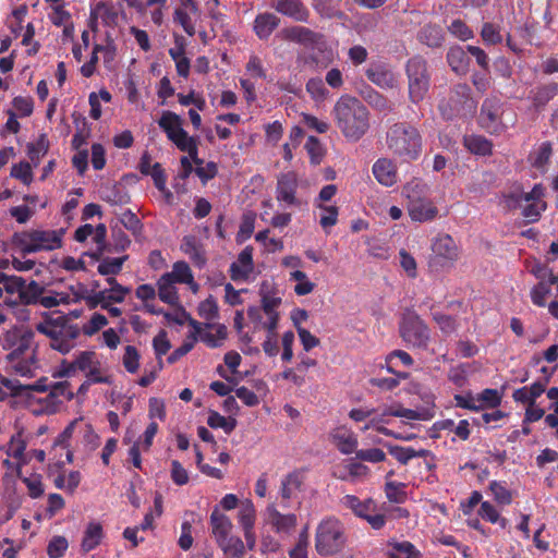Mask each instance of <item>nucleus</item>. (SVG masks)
<instances>
[{"label": "nucleus", "mask_w": 558, "mask_h": 558, "mask_svg": "<svg viewBox=\"0 0 558 558\" xmlns=\"http://www.w3.org/2000/svg\"><path fill=\"white\" fill-rule=\"evenodd\" d=\"M500 116V107L492 100H486L482 106L480 122L487 132L498 134L504 130Z\"/></svg>", "instance_id": "obj_17"}, {"label": "nucleus", "mask_w": 558, "mask_h": 558, "mask_svg": "<svg viewBox=\"0 0 558 558\" xmlns=\"http://www.w3.org/2000/svg\"><path fill=\"white\" fill-rule=\"evenodd\" d=\"M86 378L92 384H112V376L101 367L100 361L86 373Z\"/></svg>", "instance_id": "obj_58"}, {"label": "nucleus", "mask_w": 558, "mask_h": 558, "mask_svg": "<svg viewBox=\"0 0 558 558\" xmlns=\"http://www.w3.org/2000/svg\"><path fill=\"white\" fill-rule=\"evenodd\" d=\"M23 287L24 279L22 277L8 276L0 272V307L4 305L11 307L21 304ZM2 311L0 308V312Z\"/></svg>", "instance_id": "obj_15"}, {"label": "nucleus", "mask_w": 558, "mask_h": 558, "mask_svg": "<svg viewBox=\"0 0 558 558\" xmlns=\"http://www.w3.org/2000/svg\"><path fill=\"white\" fill-rule=\"evenodd\" d=\"M49 391L56 396L57 401L71 400L74 397L69 381H58L50 386Z\"/></svg>", "instance_id": "obj_61"}, {"label": "nucleus", "mask_w": 558, "mask_h": 558, "mask_svg": "<svg viewBox=\"0 0 558 558\" xmlns=\"http://www.w3.org/2000/svg\"><path fill=\"white\" fill-rule=\"evenodd\" d=\"M34 331L22 324L9 329L3 339V349L10 351L7 359L15 373L32 376L35 366Z\"/></svg>", "instance_id": "obj_2"}, {"label": "nucleus", "mask_w": 558, "mask_h": 558, "mask_svg": "<svg viewBox=\"0 0 558 558\" xmlns=\"http://www.w3.org/2000/svg\"><path fill=\"white\" fill-rule=\"evenodd\" d=\"M546 209L547 204L545 201L529 203L522 208V216L529 222H536L541 218L542 213H544Z\"/></svg>", "instance_id": "obj_49"}, {"label": "nucleus", "mask_w": 558, "mask_h": 558, "mask_svg": "<svg viewBox=\"0 0 558 558\" xmlns=\"http://www.w3.org/2000/svg\"><path fill=\"white\" fill-rule=\"evenodd\" d=\"M418 39L428 47H439L444 41V33L438 25H425L418 34Z\"/></svg>", "instance_id": "obj_37"}, {"label": "nucleus", "mask_w": 558, "mask_h": 558, "mask_svg": "<svg viewBox=\"0 0 558 558\" xmlns=\"http://www.w3.org/2000/svg\"><path fill=\"white\" fill-rule=\"evenodd\" d=\"M51 384L48 383V379L43 377L38 379L36 383L32 385H24L25 393L24 397L27 398L28 403L33 405V399H35V393H45L49 391Z\"/></svg>", "instance_id": "obj_56"}, {"label": "nucleus", "mask_w": 558, "mask_h": 558, "mask_svg": "<svg viewBox=\"0 0 558 558\" xmlns=\"http://www.w3.org/2000/svg\"><path fill=\"white\" fill-rule=\"evenodd\" d=\"M71 300L72 299L69 294L60 293V292H51L50 294L41 295L38 299V303L46 308H52L60 304H69L71 302Z\"/></svg>", "instance_id": "obj_53"}, {"label": "nucleus", "mask_w": 558, "mask_h": 558, "mask_svg": "<svg viewBox=\"0 0 558 558\" xmlns=\"http://www.w3.org/2000/svg\"><path fill=\"white\" fill-rule=\"evenodd\" d=\"M448 63L456 73H465L468 57L461 47H452L447 54Z\"/></svg>", "instance_id": "obj_40"}, {"label": "nucleus", "mask_w": 558, "mask_h": 558, "mask_svg": "<svg viewBox=\"0 0 558 558\" xmlns=\"http://www.w3.org/2000/svg\"><path fill=\"white\" fill-rule=\"evenodd\" d=\"M341 504L351 509L355 515L363 519H365L369 512L377 511L376 502L372 498L360 500V498L354 495H345L342 497Z\"/></svg>", "instance_id": "obj_27"}, {"label": "nucleus", "mask_w": 558, "mask_h": 558, "mask_svg": "<svg viewBox=\"0 0 558 558\" xmlns=\"http://www.w3.org/2000/svg\"><path fill=\"white\" fill-rule=\"evenodd\" d=\"M238 517L239 523L243 529L246 546L250 550H253L256 543V537L254 533L256 511L251 500H246L245 502L241 504Z\"/></svg>", "instance_id": "obj_16"}, {"label": "nucleus", "mask_w": 558, "mask_h": 558, "mask_svg": "<svg viewBox=\"0 0 558 558\" xmlns=\"http://www.w3.org/2000/svg\"><path fill=\"white\" fill-rule=\"evenodd\" d=\"M268 522L276 533L290 534L298 523V517L294 513L283 514L275 506L267 508Z\"/></svg>", "instance_id": "obj_19"}, {"label": "nucleus", "mask_w": 558, "mask_h": 558, "mask_svg": "<svg viewBox=\"0 0 558 558\" xmlns=\"http://www.w3.org/2000/svg\"><path fill=\"white\" fill-rule=\"evenodd\" d=\"M280 36L286 40L298 43L312 50L324 51L326 48L323 35L304 26L286 27L281 29Z\"/></svg>", "instance_id": "obj_14"}, {"label": "nucleus", "mask_w": 558, "mask_h": 558, "mask_svg": "<svg viewBox=\"0 0 558 558\" xmlns=\"http://www.w3.org/2000/svg\"><path fill=\"white\" fill-rule=\"evenodd\" d=\"M448 29L453 36L461 40H468L473 37V32L461 20L452 21Z\"/></svg>", "instance_id": "obj_64"}, {"label": "nucleus", "mask_w": 558, "mask_h": 558, "mask_svg": "<svg viewBox=\"0 0 558 558\" xmlns=\"http://www.w3.org/2000/svg\"><path fill=\"white\" fill-rule=\"evenodd\" d=\"M439 109L442 116L447 119L472 112L475 109V105L470 97V88L466 85H458L449 101L441 102Z\"/></svg>", "instance_id": "obj_13"}, {"label": "nucleus", "mask_w": 558, "mask_h": 558, "mask_svg": "<svg viewBox=\"0 0 558 558\" xmlns=\"http://www.w3.org/2000/svg\"><path fill=\"white\" fill-rule=\"evenodd\" d=\"M11 175L21 180L26 185L31 184L33 181L32 168L28 162L14 165L11 170Z\"/></svg>", "instance_id": "obj_63"}, {"label": "nucleus", "mask_w": 558, "mask_h": 558, "mask_svg": "<svg viewBox=\"0 0 558 558\" xmlns=\"http://www.w3.org/2000/svg\"><path fill=\"white\" fill-rule=\"evenodd\" d=\"M373 174L385 186H392L397 182V167L388 158H380L374 163Z\"/></svg>", "instance_id": "obj_23"}, {"label": "nucleus", "mask_w": 558, "mask_h": 558, "mask_svg": "<svg viewBox=\"0 0 558 558\" xmlns=\"http://www.w3.org/2000/svg\"><path fill=\"white\" fill-rule=\"evenodd\" d=\"M159 299L168 304H175L178 301V291L175 284L168 280V276H161L157 282Z\"/></svg>", "instance_id": "obj_39"}, {"label": "nucleus", "mask_w": 558, "mask_h": 558, "mask_svg": "<svg viewBox=\"0 0 558 558\" xmlns=\"http://www.w3.org/2000/svg\"><path fill=\"white\" fill-rule=\"evenodd\" d=\"M430 267L435 269L450 268L459 257L454 240L448 235H438L432 244Z\"/></svg>", "instance_id": "obj_11"}, {"label": "nucleus", "mask_w": 558, "mask_h": 558, "mask_svg": "<svg viewBox=\"0 0 558 558\" xmlns=\"http://www.w3.org/2000/svg\"><path fill=\"white\" fill-rule=\"evenodd\" d=\"M37 329L50 339V347L62 354L69 353L81 336V327L71 319V316H46Z\"/></svg>", "instance_id": "obj_3"}, {"label": "nucleus", "mask_w": 558, "mask_h": 558, "mask_svg": "<svg viewBox=\"0 0 558 558\" xmlns=\"http://www.w3.org/2000/svg\"><path fill=\"white\" fill-rule=\"evenodd\" d=\"M22 482L26 485L28 496L31 498H39L45 493V487L41 482V475L39 474H32L28 477H23Z\"/></svg>", "instance_id": "obj_52"}, {"label": "nucleus", "mask_w": 558, "mask_h": 558, "mask_svg": "<svg viewBox=\"0 0 558 558\" xmlns=\"http://www.w3.org/2000/svg\"><path fill=\"white\" fill-rule=\"evenodd\" d=\"M402 193L408 201L407 210L412 221L428 222L436 219L439 210L428 197L429 186L425 182L411 180L404 185Z\"/></svg>", "instance_id": "obj_5"}, {"label": "nucleus", "mask_w": 558, "mask_h": 558, "mask_svg": "<svg viewBox=\"0 0 558 558\" xmlns=\"http://www.w3.org/2000/svg\"><path fill=\"white\" fill-rule=\"evenodd\" d=\"M477 404H482V410L484 408H496L501 402V397L496 389H484L481 393L476 396Z\"/></svg>", "instance_id": "obj_51"}, {"label": "nucleus", "mask_w": 558, "mask_h": 558, "mask_svg": "<svg viewBox=\"0 0 558 558\" xmlns=\"http://www.w3.org/2000/svg\"><path fill=\"white\" fill-rule=\"evenodd\" d=\"M316 207L320 209L319 223L325 230L333 227L337 223L338 208L336 206H326L318 203Z\"/></svg>", "instance_id": "obj_47"}, {"label": "nucleus", "mask_w": 558, "mask_h": 558, "mask_svg": "<svg viewBox=\"0 0 558 558\" xmlns=\"http://www.w3.org/2000/svg\"><path fill=\"white\" fill-rule=\"evenodd\" d=\"M210 526L216 542L219 543L231 535L233 525L226 514L215 509L210 514Z\"/></svg>", "instance_id": "obj_28"}, {"label": "nucleus", "mask_w": 558, "mask_h": 558, "mask_svg": "<svg viewBox=\"0 0 558 558\" xmlns=\"http://www.w3.org/2000/svg\"><path fill=\"white\" fill-rule=\"evenodd\" d=\"M207 424L211 428H222L226 434H230L235 428L236 421L234 418L229 420L218 412L213 411L207 417Z\"/></svg>", "instance_id": "obj_46"}, {"label": "nucleus", "mask_w": 558, "mask_h": 558, "mask_svg": "<svg viewBox=\"0 0 558 558\" xmlns=\"http://www.w3.org/2000/svg\"><path fill=\"white\" fill-rule=\"evenodd\" d=\"M162 276H168V280L172 283H185L187 284L194 292L197 291V283L194 281V277L192 270L187 263L180 260L175 262L172 266V270L163 274Z\"/></svg>", "instance_id": "obj_25"}, {"label": "nucleus", "mask_w": 558, "mask_h": 558, "mask_svg": "<svg viewBox=\"0 0 558 558\" xmlns=\"http://www.w3.org/2000/svg\"><path fill=\"white\" fill-rule=\"evenodd\" d=\"M489 489L494 495L495 500L500 505H509L512 501L510 490L500 482L493 481L489 484Z\"/></svg>", "instance_id": "obj_55"}, {"label": "nucleus", "mask_w": 558, "mask_h": 558, "mask_svg": "<svg viewBox=\"0 0 558 558\" xmlns=\"http://www.w3.org/2000/svg\"><path fill=\"white\" fill-rule=\"evenodd\" d=\"M290 280L295 281L294 292L298 295H306L314 290V283L310 281L307 275L301 270L290 272Z\"/></svg>", "instance_id": "obj_43"}, {"label": "nucleus", "mask_w": 558, "mask_h": 558, "mask_svg": "<svg viewBox=\"0 0 558 558\" xmlns=\"http://www.w3.org/2000/svg\"><path fill=\"white\" fill-rule=\"evenodd\" d=\"M170 322L177 323L179 325H183L189 322L191 326V337H195L196 341L201 340L206 343L210 348H216L221 344V342L227 337V330L225 326H213L206 324L202 326V324L197 323L192 318V316H166Z\"/></svg>", "instance_id": "obj_10"}, {"label": "nucleus", "mask_w": 558, "mask_h": 558, "mask_svg": "<svg viewBox=\"0 0 558 558\" xmlns=\"http://www.w3.org/2000/svg\"><path fill=\"white\" fill-rule=\"evenodd\" d=\"M366 75L369 81L383 88H392L396 85L393 73L381 65L369 66Z\"/></svg>", "instance_id": "obj_32"}, {"label": "nucleus", "mask_w": 558, "mask_h": 558, "mask_svg": "<svg viewBox=\"0 0 558 558\" xmlns=\"http://www.w3.org/2000/svg\"><path fill=\"white\" fill-rule=\"evenodd\" d=\"M63 229L59 230H27L13 235V244L24 254L41 251H53L62 245Z\"/></svg>", "instance_id": "obj_6"}, {"label": "nucleus", "mask_w": 558, "mask_h": 558, "mask_svg": "<svg viewBox=\"0 0 558 558\" xmlns=\"http://www.w3.org/2000/svg\"><path fill=\"white\" fill-rule=\"evenodd\" d=\"M158 125L166 133L168 140L181 151L187 153L195 162H201L197 156L198 140L190 136L183 129V120L180 116L172 111H163L158 120Z\"/></svg>", "instance_id": "obj_7"}, {"label": "nucleus", "mask_w": 558, "mask_h": 558, "mask_svg": "<svg viewBox=\"0 0 558 558\" xmlns=\"http://www.w3.org/2000/svg\"><path fill=\"white\" fill-rule=\"evenodd\" d=\"M407 75L410 99L417 104L424 99L429 89V73L426 61L421 57L410 59L407 64Z\"/></svg>", "instance_id": "obj_9"}, {"label": "nucleus", "mask_w": 558, "mask_h": 558, "mask_svg": "<svg viewBox=\"0 0 558 558\" xmlns=\"http://www.w3.org/2000/svg\"><path fill=\"white\" fill-rule=\"evenodd\" d=\"M136 296L141 299L144 304L145 308L150 312V314H158L155 312L150 305V302H153L156 299V290L150 284H142L136 289Z\"/></svg>", "instance_id": "obj_62"}, {"label": "nucleus", "mask_w": 558, "mask_h": 558, "mask_svg": "<svg viewBox=\"0 0 558 558\" xmlns=\"http://www.w3.org/2000/svg\"><path fill=\"white\" fill-rule=\"evenodd\" d=\"M478 514L490 523H498L502 529H505L508 524V520L500 517L497 509L488 501L481 504Z\"/></svg>", "instance_id": "obj_45"}, {"label": "nucleus", "mask_w": 558, "mask_h": 558, "mask_svg": "<svg viewBox=\"0 0 558 558\" xmlns=\"http://www.w3.org/2000/svg\"><path fill=\"white\" fill-rule=\"evenodd\" d=\"M107 281L111 286V288L109 290L99 292V294L97 295L96 303L101 304V308L107 310L109 314H120V311L117 307H110L109 303L110 301H123L124 295L129 290L117 283L116 279L112 277H109Z\"/></svg>", "instance_id": "obj_20"}, {"label": "nucleus", "mask_w": 558, "mask_h": 558, "mask_svg": "<svg viewBox=\"0 0 558 558\" xmlns=\"http://www.w3.org/2000/svg\"><path fill=\"white\" fill-rule=\"evenodd\" d=\"M383 415H390L396 417H404L407 420H426L424 415L418 413L417 411L405 409L402 405L396 403L389 407H386L383 411Z\"/></svg>", "instance_id": "obj_44"}, {"label": "nucleus", "mask_w": 558, "mask_h": 558, "mask_svg": "<svg viewBox=\"0 0 558 558\" xmlns=\"http://www.w3.org/2000/svg\"><path fill=\"white\" fill-rule=\"evenodd\" d=\"M298 187V178L293 172H287L278 178L277 183V199L284 202L288 205H296L298 199L295 192Z\"/></svg>", "instance_id": "obj_21"}, {"label": "nucleus", "mask_w": 558, "mask_h": 558, "mask_svg": "<svg viewBox=\"0 0 558 558\" xmlns=\"http://www.w3.org/2000/svg\"><path fill=\"white\" fill-rule=\"evenodd\" d=\"M217 544L226 558H241L245 554V545L239 536L230 535Z\"/></svg>", "instance_id": "obj_34"}, {"label": "nucleus", "mask_w": 558, "mask_h": 558, "mask_svg": "<svg viewBox=\"0 0 558 558\" xmlns=\"http://www.w3.org/2000/svg\"><path fill=\"white\" fill-rule=\"evenodd\" d=\"M368 473L369 469L366 465L348 459L335 468L332 475L341 481H354L367 476Z\"/></svg>", "instance_id": "obj_22"}, {"label": "nucleus", "mask_w": 558, "mask_h": 558, "mask_svg": "<svg viewBox=\"0 0 558 558\" xmlns=\"http://www.w3.org/2000/svg\"><path fill=\"white\" fill-rule=\"evenodd\" d=\"M69 547L68 539L64 536H53L48 544L47 554L49 558H61Z\"/></svg>", "instance_id": "obj_50"}, {"label": "nucleus", "mask_w": 558, "mask_h": 558, "mask_svg": "<svg viewBox=\"0 0 558 558\" xmlns=\"http://www.w3.org/2000/svg\"><path fill=\"white\" fill-rule=\"evenodd\" d=\"M389 453L396 458L401 464H408L413 458H425L429 456V451L426 449L415 450L411 447L390 446Z\"/></svg>", "instance_id": "obj_35"}, {"label": "nucleus", "mask_w": 558, "mask_h": 558, "mask_svg": "<svg viewBox=\"0 0 558 558\" xmlns=\"http://www.w3.org/2000/svg\"><path fill=\"white\" fill-rule=\"evenodd\" d=\"M385 493L388 500L396 504H402L407 499L403 483L387 482L385 484Z\"/></svg>", "instance_id": "obj_48"}, {"label": "nucleus", "mask_w": 558, "mask_h": 558, "mask_svg": "<svg viewBox=\"0 0 558 558\" xmlns=\"http://www.w3.org/2000/svg\"><path fill=\"white\" fill-rule=\"evenodd\" d=\"M180 247L181 251L198 267H202L206 263L203 245L195 236H184Z\"/></svg>", "instance_id": "obj_30"}, {"label": "nucleus", "mask_w": 558, "mask_h": 558, "mask_svg": "<svg viewBox=\"0 0 558 558\" xmlns=\"http://www.w3.org/2000/svg\"><path fill=\"white\" fill-rule=\"evenodd\" d=\"M386 145L392 155L404 161H413L422 153V136L416 128L396 123L387 132Z\"/></svg>", "instance_id": "obj_4"}, {"label": "nucleus", "mask_w": 558, "mask_h": 558, "mask_svg": "<svg viewBox=\"0 0 558 558\" xmlns=\"http://www.w3.org/2000/svg\"><path fill=\"white\" fill-rule=\"evenodd\" d=\"M49 142L45 134H41L36 142L28 144L27 155L34 166H38L40 159L47 154Z\"/></svg>", "instance_id": "obj_41"}, {"label": "nucleus", "mask_w": 558, "mask_h": 558, "mask_svg": "<svg viewBox=\"0 0 558 558\" xmlns=\"http://www.w3.org/2000/svg\"><path fill=\"white\" fill-rule=\"evenodd\" d=\"M400 335L409 345L414 348H426L430 338L429 329L420 316H403Z\"/></svg>", "instance_id": "obj_12"}, {"label": "nucleus", "mask_w": 558, "mask_h": 558, "mask_svg": "<svg viewBox=\"0 0 558 558\" xmlns=\"http://www.w3.org/2000/svg\"><path fill=\"white\" fill-rule=\"evenodd\" d=\"M463 143H464V146L472 154L482 155V156L492 154L493 145L484 136H481V135L464 136Z\"/></svg>", "instance_id": "obj_36"}, {"label": "nucleus", "mask_w": 558, "mask_h": 558, "mask_svg": "<svg viewBox=\"0 0 558 558\" xmlns=\"http://www.w3.org/2000/svg\"><path fill=\"white\" fill-rule=\"evenodd\" d=\"M331 114L337 128L349 142L360 141L369 129V112L355 97L341 96L336 101Z\"/></svg>", "instance_id": "obj_1"}, {"label": "nucleus", "mask_w": 558, "mask_h": 558, "mask_svg": "<svg viewBox=\"0 0 558 558\" xmlns=\"http://www.w3.org/2000/svg\"><path fill=\"white\" fill-rule=\"evenodd\" d=\"M253 270V256L250 248H244L238 256V260L232 264V279L246 278Z\"/></svg>", "instance_id": "obj_31"}, {"label": "nucleus", "mask_w": 558, "mask_h": 558, "mask_svg": "<svg viewBox=\"0 0 558 558\" xmlns=\"http://www.w3.org/2000/svg\"><path fill=\"white\" fill-rule=\"evenodd\" d=\"M105 537L102 525L99 522H89L83 533L81 550L84 554L95 549Z\"/></svg>", "instance_id": "obj_26"}, {"label": "nucleus", "mask_w": 558, "mask_h": 558, "mask_svg": "<svg viewBox=\"0 0 558 558\" xmlns=\"http://www.w3.org/2000/svg\"><path fill=\"white\" fill-rule=\"evenodd\" d=\"M98 359L95 352L93 351H82L80 352L74 361L70 363L71 368H77L78 371L84 372L85 374L92 369L97 363Z\"/></svg>", "instance_id": "obj_42"}, {"label": "nucleus", "mask_w": 558, "mask_h": 558, "mask_svg": "<svg viewBox=\"0 0 558 558\" xmlns=\"http://www.w3.org/2000/svg\"><path fill=\"white\" fill-rule=\"evenodd\" d=\"M303 484V475L300 471L288 473L282 480L279 488L280 506L284 509L290 507V499L296 496Z\"/></svg>", "instance_id": "obj_18"}, {"label": "nucleus", "mask_w": 558, "mask_h": 558, "mask_svg": "<svg viewBox=\"0 0 558 558\" xmlns=\"http://www.w3.org/2000/svg\"><path fill=\"white\" fill-rule=\"evenodd\" d=\"M45 393L46 395L44 397H35V399H33V405H38L36 409H34V412L47 414L56 413L61 405V401H57L56 396L50 391Z\"/></svg>", "instance_id": "obj_38"}, {"label": "nucleus", "mask_w": 558, "mask_h": 558, "mask_svg": "<svg viewBox=\"0 0 558 558\" xmlns=\"http://www.w3.org/2000/svg\"><path fill=\"white\" fill-rule=\"evenodd\" d=\"M125 257L107 258L98 265V271L104 276L117 275L120 272Z\"/></svg>", "instance_id": "obj_60"}, {"label": "nucleus", "mask_w": 558, "mask_h": 558, "mask_svg": "<svg viewBox=\"0 0 558 558\" xmlns=\"http://www.w3.org/2000/svg\"><path fill=\"white\" fill-rule=\"evenodd\" d=\"M275 9L295 21L305 22L308 17V11L298 0H278Z\"/></svg>", "instance_id": "obj_29"}, {"label": "nucleus", "mask_w": 558, "mask_h": 558, "mask_svg": "<svg viewBox=\"0 0 558 558\" xmlns=\"http://www.w3.org/2000/svg\"><path fill=\"white\" fill-rule=\"evenodd\" d=\"M331 439L338 450L343 454H350L357 450V438L355 434L345 428L339 427L331 433Z\"/></svg>", "instance_id": "obj_24"}, {"label": "nucleus", "mask_w": 558, "mask_h": 558, "mask_svg": "<svg viewBox=\"0 0 558 558\" xmlns=\"http://www.w3.org/2000/svg\"><path fill=\"white\" fill-rule=\"evenodd\" d=\"M355 459L378 463L386 460V453L379 448L360 449L355 451Z\"/></svg>", "instance_id": "obj_57"}, {"label": "nucleus", "mask_w": 558, "mask_h": 558, "mask_svg": "<svg viewBox=\"0 0 558 558\" xmlns=\"http://www.w3.org/2000/svg\"><path fill=\"white\" fill-rule=\"evenodd\" d=\"M123 365L129 373H136L140 367V354L135 347L126 345L123 355Z\"/></svg>", "instance_id": "obj_59"}, {"label": "nucleus", "mask_w": 558, "mask_h": 558, "mask_svg": "<svg viewBox=\"0 0 558 558\" xmlns=\"http://www.w3.org/2000/svg\"><path fill=\"white\" fill-rule=\"evenodd\" d=\"M278 25L279 19L275 14L265 13L255 19L254 29L260 39H266Z\"/></svg>", "instance_id": "obj_33"}, {"label": "nucleus", "mask_w": 558, "mask_h": 558, "mask_svg": "<svg viewBox=\"0 0 558 558\" xmlns=\"http://www.w3.org/2000/svg\"><path fill=\"white\" fill-rule=\"evenodd\" d=\"M343 526L339 520L329 518L322 521L316 531V550L322 556L338 553L344 545Z\"/></svg>", "instance_id": "obj_8"}, {"label": "nucleus", "mask_w": 558, "mask_h": 558, "mask_svg": "<svg viewBox=\"0 0 558 558\" xmlns=\"http://www.w3.org/2000/svg\"><path fill=\"white\" fill-rule=\"evenodd\" d=\"M43 288L35 281H31L28 284L24 281V287L22 290L23 299H21V304H31L38 302V299L41 296Z\"/></svg>", "instance_id": "obj_54"}]
</instances>
